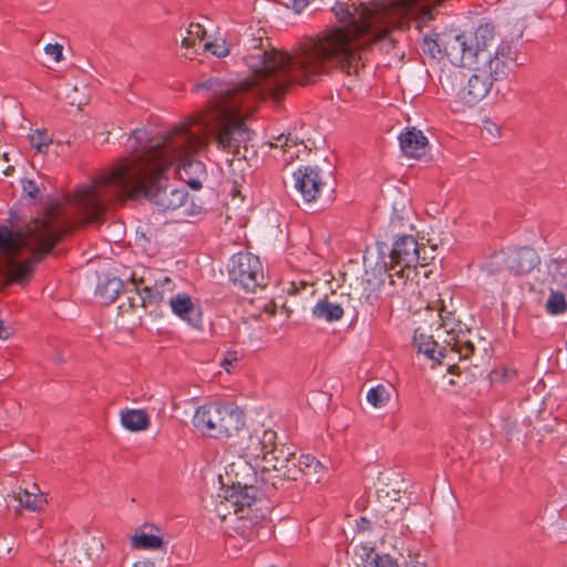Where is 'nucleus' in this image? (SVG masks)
Listing matches in <instances>:
<instances>
[{"instance_id":"12","label":"nucleus","mask_w":567,"mask_h":567,"mask_svg":"<svg viewBox=\"0 0 567 567\" xmlns=\"http://www.w3.org/2000/svg\"><path fill=\"white\" fill-rule=\"evenodd\" d=\"M447 80L452 85H458L456 95L466 105L473 106L481 102L491 91L493 82L482 72H476L466 79L465 73L457 71L452 73Z\"/></svg>"},{"instance_id":"33","label":"nucleus","mask_w":567,"mask_h":567,"mask_svg":"<svg viewBox=\"0 0 567 567\" xmlns=\"http://www.w3.org/2000/svg\"><path fill=\"white\" fill-rule=\"evenodd\" d=\"M134 548L141 549H158L163 546L162 537L152 534H140L132 537Z\"/></svg>"},{"instance_id":"5","label":"nucleus","mask_w":567,"mask_h":567,"mask_svg":"<svg viewBox=\"0 0 567 567\" xmlns=\"http://www.w3.org/2000/svg\"><path fill=\"white\" fill-rule=\"evenodd\" d=\"M147 138H165V144L154 151L157 165L161 162L169 161L172 165L177 164V173L192 189L198 190L207 178L205 164L194 157L195 153L206 145V138L193 131L187 125H181L172 131L151 136Z\"/></svg>"},{"instance_id":"27","label":"nucleus","mask_w":567,"mask_h":567,"mask_svg":"<svg viewBox=\"0 0 567 567\" xmlns=\"http://www.w3.org/2000/svg\"><path fill=\"white\" fill-rule=\"evenodd\" d=\"M442 32L432 29L423 37L421 49L423 53L433 61L440 62L442 60Z\"/></svg>"},{"instance_id":"26","label":"nucleus","mask_w":567,"mask_h":567,"mask_svg":"<svg viewBox=\"0 0 567 567\" xmlns=\"http://www.w3.org/2000/svg\"><path fill=\"white\" fill-rule=\"evenodd\" d=\"M262 529H268V526L264 525L260 522H254L248 518H238L234 530L237 535H239L246 542H254L260 538V533Z\"/></svg>"},{"instance_id":"23","label":"nucleus","mask_w":567,"mask_h":567,"mask_svg":"<svg viewBox=\"0 0 567 567\" xmlns=\"http://www.w3.org/2000/svg\"><path fill=\"white\" fill-rule=\"evenodd\" d=\"M268 458L265 462L271 464L275 472L282 471L285 465L290 463L291 458L295 457V451L292 446L281 444L280 446L277 444V440L275 444L269 449V453L267 454Z\"/></svg>"},{"instance_id":"48","label":"nucleus","mask_w":567,"mask_h":567,"mask_svg":"<svg viewBox=\"0 0 567 567\" xmlns=\"http://www.w3.org/2000/svg\"><path fill=\"white\" fill-rule=\"evenodd\" d=\"M203 210V207L199 205L192 204L189 208H185L184 215L185 216H196L199 215Z\"/></svg>"},{"instance_id":"50","label":"nucleus","mask_w":567,"mask_h":567,"mask_svg":"<svg viewBox=\"0 0 567 567\" xmlns=\"http://www.w3.org/2000/svg\"><path fill=\"white\" fill-rule=\"evenodd\" d=\"M277 141L281 143V144H280V146H281L285 151H286V148H287L288 146H290V144H289V143H290V142H292V141H291V138H290L289 136H284V135H280V136L277 138Z\"/></svg>"},{"instance_id":"36","label":"nucleus","mask_w":567,"mask_h":567,"mask_svg":"<svg viewBox=\"0 0 567 567\" xmlns=\"http://www.w3.org/2000/svg\"><path fill=\"white\" fill-rule=\"evenodd\" d=\"M389 400H390V392L382 384L373 386L368 391L367 401L374 408L385 406V404L389 402Z\"/></svg>"},{"instance_id":"40","label":"nucleus","mask_w":567,"mask_h":567,"mask_svg":"<svg viewBox=\"0 0 567 567\" xmlns=\"http://www.w3.org/2000/svg\"><path fill=\"white\" fill-rule=\"evenodd\" d=\"M203 47L204 50L212 52L214 55L218 58L226 56L229 52V49L226 45L225 40H223L221 42H204Z\"/></svg>"},{"instance_id":"11","label":"nucleus","mask_w":567,"mask_h":567,"mask_svg":"<svg viewBox=\"0 0 567 567\" xmlns=\"http://www.w3.org/2000/svg\"><path fill=\"white\" fill-rule=\"evenodd\" d=\"M439 316L441 319L440 329L446 334L444 343L451 348H456L460 361L467 360L475 351V347L468 338L471 330L456 318L455 312L446 310L445 307L440 309Z\"/></svg>"},{"instance_id":"31","label":"nucleus","mask_w":567,"mask_h":567,"mask_svg":"<svg viewBox=\"0 0 567 567\" xmlns=\"http://www.w3.org/2000/svg\"><path fill=\"white\" fill-rule=\"evenodd\" d=\"M143 298L140 293V284L134 280V288L132 290L125 291V300L122 301L118 306V311L121 315L131 312L136 308H143Z\"/></svg>"},{"instance_id":"45","label":"nucleus","mask_w":567,"mask_h":567,"mask_svg":"<svg viewBox=\"0 0 567 567\" xmlns=\"http://www.w3.org/2000/svg\"><path fill=\"white\" fill-rule=\"evenodd\" d=\"M44 51L47 54L53 55L55 61H60L62 59V47L58 43L47 44Z\"/></svg>"},{"instance_id":"37","label":"nucleus","mask_w":567,"mask_h":567,"mask_svg":"<svg viewBox=\"0 0 567 567\" xmlns=\"http://www.w3.org/2000/svg\"><path fill=\"white\" fill-rule=\"evenodd\" d=\"M29 141L32 147L37 150L38 153L44 154L48 152L52 140L48 135L47 131L37 130L33 133L29 134Z\"/></svg>"},{"instance_id":"47","label":"nucleus","mask_w":567,"mask_h":567,"mask_svg":"<svg viewBox=\"0 0 567 567\" xmlns=\"http://www.w3.org/2000/svg\"><path fill=\"white\" fill-rule=\"evenodd\" d=\"M290 1H291L292 9L297 13H300L310 3V0H290Z\"/></svg>"},{"instance_id":"44","label":"nucleus","mask_w":567,"mask_h":567,"mask_svg":"<svg viewBox=\"0 0 567 567\" xmlns=\"http://www.w3.org/2000/svg\"><path fill=\"white\" fill-rule=\"evenodd\" d=\"M239 360L237 351L228 350L223 360L220 361V365L225 368L226 371H230V368Z\"/></svg>"},{"instance_id":"52","label":"nucleus","mask_w":567,"mask_h":567,"mask_svg":"<svg viewBox=\"0 0 567 567\" xmlns=\"http://www.w3.org/2000/svg\"><path fill=\"white\" fill-rule=\"evenodd\" d=\"M409 529V526L408 525H404L403 523L400 525V532L401 534L404 533V530H408Z\"/></svg>"},{"instance_id":"10","label":"nucleus","mask_w":567,"mask_h":567,"mask_svg":"<svg viewBox=\"0 0 567 567\" xmlns=\"http://www.w3.org/2000/svg\"><path fill=\"white\" fill-rule=\"evenodd\" d=\"M477 28L473 34H458L454 31H442V60L446 58L453 65L471 68L475 61Z\"/></svg>"},{"instance_id":"6","label":"nucleus","mask_w":567,"mask_h":567,"mask_svg":"<svg viewBox=\"0 0 567 567\" xmlns=\"http://www.w3.org/2000/svg\"><path fill=\"white\" fill-rule=\"evenodd\" d=\"M193 425L203 434L214 439L236 435L245 425V414L237 406L209 403L197 408Z\"/></svg>"},{"instance_id":"41","label":"nucleus","mask_w":567,"mask_h":567,"mask_svg":"<svg viewBox=\"0 0 567 567\" xmlns=\"http://www.w3.org/2000/svg\"><path fill=\"white\" fill-rule=\"evenodd\" d=\"M305 472V468L300 467L292 463V465L286 464L284 470L281 471L282 475L288 480V484L291 485V482L299 480V477Z\"/></svg>"},{"instance_id":"2","label":"nucleus","mask_w":567,"mask_h":567,"mask_svg":"<svg viewBox=\"0 0 567 567\" xmlns=\"http://www.w3.org/2000/svg\"><path fill=\"white\" fill-rule=\"evenodd\" d=\"M130 138L134 140L131 156L118 159L110 172L76 189L74 202L81 224L99 223L113 204L136 195H143L162 212L185 205L188 193L167 184L172 163L154 164V151L166 140L147 138L144 128L134 130Z\"/></svg>"},{"instance_id":"53","label":"nucleus","mask_w":567,"mask_h":567,"mask_svg":"<svg viewBox=\"0 0 567 567\" xmlns=\"http://www.w3.org/2000/svg\"><path fill=\"white\" fill-rule=\"evenodd\" d=\"M4 225H1L0 227H3Z\"/></svg>"},{"instance_id":"24","label":"nucleus","mask_w":567,"mask_h":567,"mask_svg":"<svg viewBox=\"0 0 567 567\" xmlns=\"http://www.w3.org/2000/svg\"><path fill=\"white\" fill-rule=\"evenodd\" d=\"M482 271L487 276H496L503 272H509L508 251L499 250L489 255L482 264Z\"/></svg>"},{"instance_id":"8","label":"nucleus","mask_w":567,"mask_h":567,"mask_svg":"<svg viewBox=\"0 0 567 567\" xmlns=\"http://www.w3.org/2000/svg\"><path fill=\"white\" fill-rule=\"evenodd\" d=\"M477 39L475 61L470 69L482 72L494 83L505 80L513 71L514 65L493 53L489 48L495 40V27L491 22L481 23L477 27Z\"/></svg>"},{"instance_id":"15","label":"nucleus","mask_w":567,"mask_h":567,"mask_svg":"<svg viewBox=\"0 0 567 567\" xmlns=\"http://www.w3.org/2000/svg\"><path fill=\"white\" fill-rule=\"evenodd\" d=\"M509 274L520 276L529 274L540 259L536 250L530 247L508 248Z\"/></svg>"},{"instance_id":"18","label":"nucleus","mask_w":567,"mask_h":567,"mask_svg":"<svg viewBox=\"0 0 567 567\" xmlns=\"http://www.w3.org/2000/svg\"><path fill=\"white\" fill-rule=\"evenodd\" d=\"M173 280L169 277L156 280L153 286H140V293L145 310L155 309L165 299V293L173 291Z\"/></svg>"},{"instance_id":"43","label":"nucleus","mask_w":567,"mask_h":567,"mask_svg":"<svg viewBox=\"0 0 567 567\" xmlns=\"http://www.w3.org/2000/svg\"><path fill=\"white\" fill-rule=\"evenodd\" d=\"M516 377V371L512 369H504L503 371H492L491 378L494 382H511Z\"/></svg>"},{"instance_id":"49","label":"nucleus","mask_w":567,"mask_h":567,"mask_svg":"<svg viewBox=\"0 0 567 567\" xmlns=\"http://www.w3.org/2000/svg\"><path fill=\"white\" fill-rule=\"evenodd\" d=\"M371 527V523L368 518L365 517H360V519L358 520V528L362 532L364 530H369Z\"/></svg>"},{"instance_id":"21","label":"nucleus","mask_w":567,"mask_h":567,"mask_svg":"<svg viewBox=\"0 0 567 567\" xmlns=\"http://www.w3.org/2000/svg\"><path fill=\"white\" fill-rule=\"evenodd\" d=\"M312 317L318 320H324L327 322L339 321L343 315V308L340 303L332 302L328 296L319 299L318 302L311 310Z\"/></svg>"},{"instance_id":"20","label":"nucleus","mask_w":567,"mask_h":567,"mask_svg":"<svg viewBox=\"0 0 567 567\" xmlns=\"http://www.w3.org/2000/svg\"><path fill=\"white\" fill-rule=\"evenodd\" d=\"M357 554L363 567H399V564L389 554H379L373 547L360 545Z\"/></svg>"},{"instance_id":"38","label":"nucleus","mask_w":567,"mask_h":567,"mask_svg":"<svg viewBox=\"0 0 567 567\" xmlns=\"http://www.w3.org/2000/svg\"><path fill=\"white\" fill-rule=\"evenodd\" d=\"M409 221V217H405L403 214H399L396 210H394L390 218L389 231L393 237L394 234H405V228H412V225Z\"/></svg>"},{"instance_id":"39","label":"nucleus","mask_w":567,"mask_h":567,"mask_svg":"<svg viewBox=\"0 0 567 567\" xmlns=\"http://www.w3.org/2000/svg\"><path fill=\"white\" fill-rule=\"evenodd\" d=\"M505 61L509 62L514 66L516 65L517 51L516 48L507 41H503L496 50L493 52Z\"/></svg>"},{"instance_id":"3","label":"nucleus","mask_w":567,"mask_h":567,"mask_svg":"<svg viewBox=\"0 0 567 567\" xmlns=\"http://www.w3.org/2000/svg\"><path fill=\"white\" fill-rule=\"evenodd\" d=\"M251 71L249 78L239 83L224 82L217 78L196 85V91H205L209 104L206 121L216 122L214 127L217 146L226 152L239 154L241 145L246 147L252 132L241 121V106L268 95L278 97L287 87L296 83L288 73L285 59L268 55L267 49L255 48L245 58Z\"/></svg>"},{"instance_id":"35","label":"nucleus","mask_w":567,"mask_h":567,"mask_svg":"<svg viewBox=\"0 0 567 567\" xmlns=\"http://www.w3.org/2000/svg\"><path fill=\"white\" fill-rule=\"evenodd\" d=\"M228 498L237 506L250 507L255 502L252 488L248 486L234 488Z\"/></svg>"},{"instance_id":"34","label":"nucleus","mask_w":567,"mask_h":567,"mask_svg":"<svg viewBox=\"0 0 567 567\" xmlns=\"http://www.w3.org/2000/svg\"><path fill=\"white\" fill-rule=\"evenodd\" d=\"M206 37V29L202 23L192 22L187 29V37L183 38L182 45L186 48L195 47L196 42L200 44Z\"/></svg>"},{"instance_id":"13","label":"nucleus","mask_w":567,"mask_h":567,"mask_svg":"<svg viewBox=\"0 0 567 567\" xmlns=\"http://www.w3.org/2000/svg\"><path fill=\"white\" fill-rule=\"evenodd\" d=\"M413 343L416 347L419 353H423L427 359L434 363H443L447 360V371L452 374H460V367L454 362L457 359L456 348H451L446 343L440 346L433 336H429L417 328L414 331Z\"/></svg>"},{"instance_id":"4","label":"nucleus","mask_w":567,"mask_h":567,"mask_svg":"<svg viewBox=\"0 0 567 567\" xmlns=\"http://www.w3.org/2000/svg\"><path fill=\"white\" fill-rule=\"evenodd\" d=\"M62 234V225L52 215L37 218L17 233L8 226L0 227V291L11 284H29L35 265L52 251ZM9 334L0 319V339H8Z\"/></svg>"},{"instance_id":"9","label":"nucleus","mask_w":567,"mask_h":567,"mask_svg":"<svg viewBox=\"0 0 567 567\" xmlns=\"http://www.w3.org/2000/svg\"><path fill=\"white\" fill-rule=\"evenodd\" d=\"M229 280L238 288L252 292L264 286V269L258 256L249 251L233 255L227 264Z\"/></svg>"},{"instance_id":"25","label":"nucleus","mask_w":567,"mask_h":567,"mask_svg":"<svg viewBox=\"0 0 567 567\" xmlns=\"http://www.w3.org/2000/svg\"><path fill=\"white\" fill-rule=\"evenodd\" d=\"M124 288L123 281L117 277L105 279L95 289V295L102 303L110 305L115 301Z\"/></svg>"},{"instance_id":"46","label":"nucleus","mask_w":567,"mask_h":567,"mask_svg":"<svg viewBox=\"0 0 567 567\" xmlns=\"http://www.w3.org/2000/svg\"><path fill=\"white\" fill-rule=\"evenodd\" d=\"M320 463L311 455H302L299 460V466L302 467L305 466V468H310L311 466H319Z\"/></svg>"},{"instance_id":"42","label":"nucleus","mask_w":567,"mask_h":567,"mask_svg":"<svg viewBox=\"0 0 567 567\" xmlns=\"http://www.w3.org/2000/svg\"><path fill=\"white\" fill-rule=\"evenodd\" d=\"M22 192L31 199H38L40 197V188L33 179H22Z\"/></svg>"},{"instance_id":"19","label":"nucleus","mask_w":567,"mask_h":567,"mask_svg":"<svg viewBox=\"0 0 567 567\" xmlns=\"http://www.w3.org/2000/svg\"><path fill=\"white\" fill-rule=\"evenodd\" d=\"M172 311L181 319L187 321L192 326L200 322V312L193 303L192 298L186 293L172 296L168 300Z\"/></svg>"},{"instance_id":"51","label":"nucleus","mask_w":567,"mask_h":567,"mask_svg":"<svg viewBox=\"0 0 567 567\" xmlns=\"http://www.w3.org/2000/svg\"><path fill=\"white\" fill-rule=\"evenodd\" d=\"M134 567H155V564L152 560L144 559L136 561Z\"/></svg>"},{"instance_id":"32","label":"nucleus","mask_w":567,"mask_h":567,"mask_svg":"<svg viewBox=\"0 0 567 567\" xmlns=\"http://www.w3.org/2000/svg\"><path fill=\"white\" fill-rule=\"evenodd\" d=\"M18 501L23 507L31 511H41L47 503L43 494L31 493L27 489L19 493Z\"/></svg>"},{"instance_id":"29","label":"nucleus","mask_w":567,"mask_h":567,"mask_svg":"<svg viewBox=\"0 0 567 567\" xmlns=\"http://www.w3.org/2000/svg\"><path fill=\"white\" fill-rule=\"evenodd\" d=\"M264 491L266 494L274 495L278 491H285L290 487L288 480L282 475L281 471L278 472H264Z\"/></svg>"},{"instance_id":"28","label":"nucleus","mask_w":567,"mask_h":567,"mask_svg":"<svg viewBox=\"0 0 567 567\" xmlns=\"http://www.w3.org/2000/svg\"><path fill=\"white\" fill-rule=\"evenodd\" d=\"M547 277L551 284H556L557 288L563 287L567 290V259L555 258L546 264ZM548 280V278H546Z\"/></svg>"},{"instance_id":"14","label":"nucleus","mask_w":567,"mask_h":567,"mask_svg":"<svg viewBox=\"0 0 567 567\" xmlns=\"http://www.w3.org/2000/svg\"><path fill=\"white\" fill-rule=\"evenodd\" d=\"M295 186L307 203L316 200L324 185L321 171L317 166H300L295 173Z\"/></svg>"},{"instance_id":"16","label":"nucleus","mask_w":567,"mask_h":567,"mask_svg":"<svg viewBox=\"0 0 567 567\" xmlns=\"http://www.w3.org/2000/svg\"><path fill=\"white\" fill-rule=\"evenodd\" d=\"M400 147L404 155L421 158L429 152V141L422 131L408 127L399 135Z\"/></svg>"},{"instance_id":"30","label":"nucleus","mask_w":567,"mask_h":567,"mask_svg":"<svg viewBox=\"0 0 567 567\" xmlns=\"http://www.w3.org/2000/svg\"><path fill=\"white\" fill-rule=\"evenodd\" d=\"M549 290L550 293L545 305L546 311L551 316H559L565 313L567 310L565 293L558 288L555 289L554 287H550Z\"/></svg>"},{"instance_id":"22","label":"nucleus","mask_w":567,"mask_h":567,"mask_svg":"<svg viewBox=\"0 0 567 567\" xmlns=\"http://www.w3.org/2000/svg\"><path fill=\"white\" fill-rule=\"evenodd\" d=\"M121 423L126 430L138 432L150 427L151 419L144 410H125L121 412Z\"/></svg>"},{"instance_id":"7","label":"nucleus","mask_w":567,"mask_h":567,"mask_svg":"<svg viewBox=\"0 0 567 567\" xmlns=\"http://www.w3.org/2000/svg\"><path fill=\"white\" fill-rule=\"evenodd\" d=\"M394 238L389 256L390 260L384 262L391 285L395 284L394 277L402 280L409 279L417 266H426L429 260L425 247L420 245L413 235L394 234Z\"/></svg>"},{"instance_id":"17","label":"nucleus","mask_w":567,"mask_h":567,"mask_svg":"<svg viewBox=\"0 0 567 567\" xmlns=\"http://www.w3.org/2000/svg\"><path fill=\"white\" fill-rule=\"evenodd\" d=\"M277 433L272 430H264L261 432L255 431L251 433L245 444V453L248 457L254 460H266L269 449L275 444Z\"/></svg>"},{"instance_id":"1","label":"nucleus","mask_w":567,"mask_h":567,"mask_svg":"<svg viewBox=\"0 0 567 567\" xmlns=\"http://www.w3.org/2000/svg\"><path fill=\"white\" fill-rule=\"evenodd\" d=\"M444 0H392L361 3L353 7L337 2L336 18L347 22L342 27L326 29L308 38L293 54L275 49L268 55L285 59L288 73L300 85L315 84L333 71L348 76H359L364 69L367 55L372 47L390 53L395 49V32L405 30L413 22L422 32L423 27L434 20L436 7Z\"/></svg>"}]
</instances>
